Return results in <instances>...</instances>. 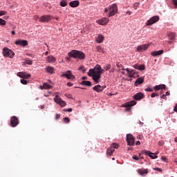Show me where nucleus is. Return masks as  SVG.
<instances>
[{
	"label": "nucleus",
	"mask_w": 177,
	"mask_h": 177,
	"mask_svg": "<svg viewBox=\"0 0 177 177\" xmlns=\"http://www.w3.org/2000/svg\"><path fill=\"white\" fill-rule=\"evenodd\" d=\"M11 34H12V35H15V34H16V32H15V30H12Z\"/></svg>",
	"instance_id": "nucleus-64"
},
{
	"label": "nucleus",
	"mask_w": 177,
	"mask_h": 177,
	"mask_svg": "<svg viewBox=\"0 0 177 177\" xmlns=\"http://www.w3.org/2000/svg\"><path fill=\"white\" fill-rule=\"evenodd\" d=\"M64 111H68L69 113H71V111H73V109L69 108L68 109H64Z\"/></svg>",
	"instance_id": "nucleus-52"
},
{
	"label": "nucleus",
	"mask_w": 177,
	"mask_h": 177,
	"mask_svg": "<svg viewBox=\"0 0 177 177\" xmlns=\"http://www.w3.org/2000/svg\"><path fill=\"white\" fill-rule=\"evenodd\" d=\"M109 21H110V19L109 18L103 17L101 19L97 20L96 23H97V24H100V26H106V24H107Z\"/></svg>",
	"instance_id": "nucleus-12"
},
{
	"label": "nucleus",
	"mask_w": 177,
	"mask_h": 177,
	"mask_svg": "<svg viewBox=\"0 0 177 177\" xmlns=\"http://www.w3.org/2000/svg\"><path fill=\"white\" fill-rule=\"evenodd\" d=\"M17 125H19V118L16 116H12L10 118V126L12 127V128H15V127H17Z\"/></svg>",
	"instance_id": "nucleus-7"
},
{
	"label": "nucleus",
	"mask_w": 177,
	"mask_h": 177,
	"mask_svg": "<svg viewBox=\"0 0 177 177\" xmlns=\"http://www.w3.org/2000/svg\"><path fill=\"white\" fill-rule=\"evenodd\" d=\"M136 104V101L131 100L124 104V106L126 107V111H131V107Z\"/></svg>",
	"instance_id": "nucleus-11"
},
{
	"label": "nucleus",
	"mask_w": 177,
	"mask_h": 177,
	"mask_svg": "<svg viewBox=\"0 0 177 177\" xmlns=\"http://www.w3.org/2000/svg\"><path fill=\"white\" fill-rule=\"evenodd\" d=\"M126 71L127 72V74L130 78H132L133 77V74L135 72H133V70L129 71V68H126Z\"/></svg>",
	"instance_id": "nucleus-28"
},
{
	"label": "nucleus",
	"mask_w": 177,
	"mask_h": 177,
	"mask_svg": "<svg viewBox=\"0 0 177 177\" xmlns=\"http://www.w3.org/2000/svg\"><path fill=\"white\" fill-rule=\"evenodd\" d=\"M40 109H41V110H44V109H45V105H41V106H40Z\"/></svg>",
	"instance_id": "nucleus-61"
},
{
	"label": "nucleus",
	"mask_w": 177,
	"mask_h": 177,
	"mask_svg": "<svg viewBox=\"0 0 177 177\" xmlns=\"http://www.w3.org/2000/svg\"><path fill=\"white\" fill-rule=\"evenodd\" d=\"M158 20H160V17L158 16L152 17L149 20L147 21L146 26H152V24L157 23Z\"/></svg>",
	"instance_id": "nucleus-9"
},
{
	"label": "nucleus",
	"mask_w": 177,
	"mask_h": 177,
	"mask_svg": "<svg viewBox=\"0 0 177 177\" xmlns=\"http://www.w3.org/2000/svg\"><path fill=\"white\" fill-rule=\"evenodd\" d=\"M52 19H54L53 17L50 15H45L40 17L39 19V21H41V23H49Z\"/></svg>",
	"instance_id": "nucleus-5"
},
{
	"label": "nucleus",
	"mask_w": 177,
	"mask_h": 177,
	"mask_svg": "<svg viewBox=\"0 0 177 177\" xmlns=\"http://www.w3.org/2000/svg\"><path fill=\"white\" fill-rule=\"evenodd\" d=\"M69 57H74V59H79L80 60H84L85 59V53L82 51L73 50L71 52L68 53Z\"/></svg>",
	"instance_id": "nucleus-1"
},
{
	"label": "nucleus",
	"mask_w": 177,
	"mask_h": 177,
	"mask_svg": "<svg viewBox=\"0 0 177 177\" xmlns=\"http://www.w3.org/2000/svg\"><path fill=\"white\" fill-rule=\"evenodd\" d=\"M63 121H64L66 124H68V122H70V118H63Z\"/></svg>",
	"instance_id": "nucleus-40"
},
{
	"label": "nucleus",
	"mask_w": 177,
	"mask_h": 177,
	"mask_svg": "<svg viewBox=\"0 0 177 177\" xmlns=\"http://www.w3.org/2000/svg\"><path fill=\"white\" fill-rule=\"evenodd\" d=\"M15 45H19V46H27V45H28V41H27V40L19 39L15 41Z\"/></svg>",
	"instance_id": "nucleus-16"
},
{
	"label": "nucleus",
	"mask_w": 177,
	"mask_h": 177,
	"mask_svg": "<svg viewBox=\"0 0 177 177\" xmlns=\"http://www.w3.org/2000/svg\"><path fill=\"white\" fill-rule=\"evenodd\" d=\"M172 2L174 3V6H176L177 8V0H173Z\"/></svg>",
	"instance_id": "nucleus-53"
},
{
	"label": "nucleus",
	"mask_w": 177,
	"mask_h": 177,
	"mask_svg": "<svg viewBox=\"0 0 177 177\" xmlns=\"http://www.w3.org/2000/svg\"><path fill=\"white\" fill-rule=\"evenodd\" d=\"M164 53V50H160L158 51H153L151 53V56L153 57H156L157 56H160V55H162Z\"/></svg>",
	"instance_id": "nucleus-19"
},
{
	"label": "nucleus",
	"mask_w": 177,
	"mask_h": 177,
	"mask_svg": "<svg viewBox=\"0 0 177 177\" xmlns=\"http://www.w3.org/2000/svg\"><path fill=\"white\" fill-rule=\"evenodd\" d=\"M145 82V79L143 77H139L136 80L134 85L135 86H138V85H140V84H143Z\"/></svg>",
	"instance_id": "nucleus-22"
},
{
	"label": "nucleus",
	"mask_w": 177,
	"mask_h": 177,
	"mask_svg": "<svg viewBox=\"0 0 177 177\" xmlns=\"http://www.w3.org/2000/svg\"><path fill=\"white\" fill-rule=\"evenodd\" d=\"M136 146H140V141H137V142H136Z\"/></svg>",
	"instance_id": "nucleus-60"
},
{
	"label": "nucleus",
	"mask_w": 177,
	"mask_h": 177,
	"mask_svg": "<svg viewBox=\"0 0 177 177\" xmlns=\"http://www.w3.org/2000/svg\"><path fill=\"white\" fill-rule=\"evenodd\" d=\"M69 6L71 8H78V6H80V1L75 0L73 1H71L69 3Z\"/></svg>",
	"instance_id": "nucleus-18"
},
{
	"label": "nucleus",
	"mask_w": 177,
	"mask_h": 177,
	"mask_svg": "<svg viewBox=\"0 0 177 177\" xmlns=\"http://www.w3.org/2000/svg\"><path fill=\"white\" fill-rule=\"evenodd\" d=\"M54 100L56 103H57V104H59L61 107L66 106V103L64 101H63V100H62V98H60L59 95H56L54 98Z\"/></svg>",
	"instance_id": "nucleus-10"
},
{
	"label": "nucleus",
	"mask_w": 177,
	"mask_h": 177,
	"mask_svg": "<svg viewBox=\"0 0 177 177\" xmlns=\"http://www.w3.org/2000/svg\"><path fill=\"white\" fill-rule=\"evenodd\" d=\"M61 115L60 114H56L55 115V120H58L59 118H60Z\"/></svg>",
	"instance_id": "nucleus-54"
},
{
	"label": "nucleus",
	"mask_w": 177,
	"mask_h": 177,
	"mask_svg": "<svg viewBox=\"0 0 177 177\" xmlns=\"http://www.w3.org/2000/svg\"><path fill=\"white\" fill-rule=\"evenodd\" d=\"M161 99H164L165 100H167V95L165 94H163L160 96Z\"/></svg>",
	"instance_id": "nucleus-48"
},
{
	"label": "nucleus",
	"mask_w": 177,
	"mask_h": 177,
	"mask_svg": "<svg viewBox=\"0 0 177 177\" xmlns=\"http://www.w3.org/2000/svg\"><path fill=\"white\" fill-rule=\"evenodd\" d=\"M107 12H109L108 17H113V16H115V13L118 12L117 4L114 3L113 5L109 6L108 8H105L104 12L107 13Z\"/></svg>",
	"instance_id": "nucleus-3"
},
{
	"label": "nucleus",
	"mask_w": 177,
	"mask_h": 177,
	"mask_svg": "<svg viewBox=\"0 0 177 177\" xmlns=\"http://www.w3.org/2000/svg\"><path fill=\"white\" fill-rule=\"evenodd\" d=\"M88 77L86 76H84L82 77V80H86Z\"/></svg>",
	"instance_id": "nucleus-63"
},
{
	"label": "nucleus",
	"mask_w": 177,
	"mask_h": 177,
	"mask_svg": "<svg viewBox=\"0 0 177 177\" xmlns=\"http://www.w3.org/2000/svg\"><path fill=\"white\" fill-rule=\"evenodd\" d=\"M155 171H158V172H162V169H161V168H158V167H156Z\"/></svg>",
	"instance_id": "nucleus-51"
},
{
	"label": "nucleus",
	"mask_w": 177,
	"mask_h": 177,
	"mask_svg": "<svg viewBox=\"0 0 177 177\" xmlns=\"http://www.w3.org/2000/svg\"><path fill=\"white\" fill-rule=\"evenodd\" d=\"M133 160H135L136 161H139V157L137 156H132Z\"/></svg>",
	"instance_id": "nucleus-46"
},
{
	"label": "nucleus",
	"mask_w": 177,
	"mask_h": 177,
	"mask_svg": "<svg viewBox=\"0 0 177 177\" xmlns=\"http://www.w3.org/2000/svg\"><path fill=\"white\" fill-rule=\"evenodd\" d=\"M106 86H100V84H98L97 86H95L93 89L95 92H97V93H100V92H103V91L105 89Z\"/></svg>",
	"instance_id": "nucleus-15"
},
{
	"label": "nucleus",
	"mask_w": 177,
	"mask_h": 177,
	"mask_svg": "<svg viewBox=\"0 0 177 177\" xmlns=\"http://www.w3.org/2000/svg\"><path fill=\"white\" fill-rule=\"evenodd\" d=\"M142 154H143V152L141 153H139V157H140L142 159H143L144 158H143V156H142Z\"/></svg>",
	"instance_id": "nucleus-62"
},
{
	"label": "nucleus",
	"mask_w": 177,
	"mask_h": 177,
	"mask_svg": "<svg viewBox=\"0 0 177 177\" xmlns=\"http://www.w3.org/2000/svg\"><path fill=\"white\" fill-rule=\"evenodd\" d=\"M158 145L159 146H164V141H159Z\"/></svg>",
	"instance_id": "nucleus-55"
},
{
	"label": "nucleus",
	"mask_w": 177,
	"mask_h": 177,
	"mask_svg": "<svg viewBox=\"0 0 177 177\" xmlns=\"http://www.w3.org/2000/svg\"><path fill=\"white\" fill-rule=\"evenodd\" d=\"M107 154H109V156H113V150L111 149V148H108L107 151H106Z\"/></svg>",
	"instance_id": "nucleus-39"
},
{
	"label": "nucleus",
	"mask_w": 177,
	"mask_h": 177,
	"mask_svg": "<svg viewBox=\"0 0 177 177\" xmlns=\"http://www.w3.org/2000/svg\"><path fill=\"white\" fill-rule=\"evenodd\" d=\"M167 37H169V39H171V41H174V39H175V37H176V33L169 32L167 34Z\"/></svg>",
	"instance_id": "nucleus-25"
},
{
	"label": "nucleus",
	"mask_w": 177,
	"mask_h": 177,
	"mask_svg": "<svg viewBox=\"0 0 177 177\" xmlns=\"http://www.w3.org/2000/svg\"><path fill=\"white\" fill-rule=\"evenodd\" d=\"M88 75V77H92L93 81L95 82L96 84H99V82H100V78H102V75L99 74V72L91 68L89 70Z\"/></svg>",
	"instance_id": "nucleus-2"
},
{
	"label": "nucleus",
	"mask_w": 177,
	"mask_h": 177,
	"mask_svg": "<svg viewBox=\"0 0 177 177\" xmlns=\"http://www.w3.org/2000/svg\"><path fill=\"white\" fill-rule=\"evenodd\" d=\"M96 50H97V52H99L100 53H104V50L100 46H97L96 47Z\"/></svg>",
	"instance_id": "nucleus-34"
},
{
	"label": "nucleus",
	"mask_w": 177,
	"mask_h": 177,
	"mask_svg": "<svg viewBox=\"0 0 177 177\" xmlns=\"http://www.w3.org/2000/svg\"><path fill=\"white\" fill-rule=\"evenodd\" d=\"M62 77H66L68 80H75V76L73 75L71 71H67L64 74L62 75Z\"/></svg>",
	"instance_id": "nucleus-13"
},
{
	"label": "nucleus",
	"mask_w": 177,
	"mask_h": 177,
	"mask_svg": "<svg viewBox=\"0 0 177 177\" xmlns=\"http://www.w3.org/2000/svg\"><path fill=\"white\" fill-rule=\"evenodd\" d=\"M148 172L149 171H147V169H138V174H140V175H145V174H148Z\"/></svg>",
	"instance_id": "nucleus-33"
},
{
	"label": "nucleus",
	"mask_w": 177,
	"mask_h": 177,
	"mask_svg": "<svg viewBox=\"0 0 177 177\" xmlns=\"http://www.w3.org/2000/svg\"><path fill=\"white\" fill-rule=\"evenodd\" d=\"M145 154H146V156H149L152 159L157 158V157H158L156 153H153L150 151H145Z\"/></svg>",
	"instance_id": "nucleus-20"
},
{
	"label": "nucleus",
	"mask_w": 177,
	"mask_h": 177,
	"mask_svg": "<svg viewBox=\"0 0 177 177\" xmlns=\"http://www.w3.org/2000/svg\"><path fill=\"white\" fill-rule=\"evenodd\" d=\"M47 73H49L50 74H53V73H55V68L51 66H48L46 68Z\"/></svg>",
	"instance_id": "nucleus-29"
},
{
	"label": "nucleus",
	"mask_w": 177,
	"mask_h": 177,
	"mask_svg": "<svg viewBox=\"0 0 177 177\" xmlns=\"http://www.w3.org/2000/svg\"><path fill=\"white\" fill-rule=\"evenodd\" d=\"M81 84L84 85L85 86H92V82H91V81L83 80Z\"/></svg>",
	"instance_id": "nucleus-27"
},
{
	"label": "nucleus",
	"mask_w": 177,
	"mask_h": 177,
	"mask_svg": "<svg viewBox=\"0 0 177 177\" xmlns=\"http://www.w3.org/2000/svg\"><path fill=\"white\" fill-rule=\"evenodd\" d=\"M161 160H162V161H165V162H167V157H165V156H162V157H161Z\"/></svg>",
	"instance_id": "nucleus-50"
},
{
	"label": "nucleus",
	"mask_w": 177,
	"mask_h": 177,
	"mask_svg": "<svg viewBox=\"0 0 177 177\" xmlns=\"http://www.w3.org/2000/svg\"><path fill=\"white\" fill-rule=\"evenodd\" d=\"M17 75L20 78H25L26 80L31 77V75L27 74L26 72H19Z\"/></svg>",
	"instance_id": "nucleus-14"
},
{
	"label": "nucleus",
	"mask_w": 177,
	"mask_h": 177,
	"mask_svg": "<svg viewBox=\"0 0 177 177\" xmlns=\"http://www.w3.org/2000/svg\"><path fill=\"white\" fill-rule=\"evenodd\" d=\"M97 71V73H99V74L102 75V74H103L104 73V69L101 68V69H100V71Z\"/></svg>",
	"instance_id": "nucleus-42"
},
{
	"label": "nucleus",
	"mask_w": 177,
	"mask_h": 177,
	"mask_svg": "<svg viewBox=\"0 0 177 177\" xmlns=\"http://www.w3.org/2000/svg\"><path fill=\"white\" fill-rule=\"evenodd\" d=\"M109 148L111 149L112 152L114 153V151H115L114 149H118V145H117V143L113 142L111 145V147Z\"/></svg>",
	"instance_id": "nucleus-30"
},
{
	"label": "nucleus",
	"mask_w": 177,
	"mask_h": 177,
	"mask_svg": "<svg viewBox=\"0 0 177 177\" xmlns=\"http://www.w3.org/2000/svg\"><path fill=\"white\" fill-rule=\"evenodd\" d=\"M6 15V11L1 10L0 11V16H5Z\"/></svg>",
	"instance_id": "nucleus-44"
},
{
	"label": "nucleus",
	"mask_w": 177,
	"mask_h": 177,
	"mask_svg": "<svg viewBox=\"0 0 177 177\" xmlns=\"http://www.w3.org/2000/svg\"><path fill=\"white\" fill-rule=\"evenodd\" d=\"M66 85H67V86H73V84L71 83V82H68V83L66 84Z\"/></svg>",
	"instance_id": "nucleus-57"
},
{
	"label": "nucleus",
	"mask_w": 177,
	"mask_h": 177,
	"mask_svg": "<svg viewBox=\"0 0 177 177\" xmlns=\"http://www.w3.org/2000/svg\"><path fill=\"white\" fill-rule=\"evenodd\" d=\"M126 140L129 146L135 145V138H133V136H132V134H127Z\"/></svg>",
	"instance_id": "nucleus-6"
},
{
	"label": "nucleus",
	"mask_w": 177,
	"mask_h": 177,
	"mask_svg": "<svg viewBox=\"0 0 177 177\" xmlns=\"http://www.w3.org/2000/svg\"><path fill=\"white\" fill-rule=\"evenodd\" d=\"M46 60L48 63H55L56 62V58L50 55L47 57Z\"/></svg>",
	"instance_id": "nucleus-26"
},
{
	"label": "nucleus",
	"mask_w": 177,
	"mask_h": 177,
	"mask_svg": "<svg viewBox=\"0 0 177 177\" xmlns=\"http://www.w3.org/2000/svg\"><path fill=\"white\" fill-rule=\"evenodd\" d=\"M3 55L4 57H10V59L15 57V52L6 47L3 49Z\"/></svg>",
	"instance_id": "nucleus-4"
},
{
	"label": "nucleus",
	"mask_w": 177,
	"mask_h": 177,
	"mask_svg": "<svg viewBox=\"0 0 177 177\" xmlns=\"http://www.w3.org/2000/svg\"><path fill=\"white\" fill-rule=\"evenodd\" d=\"M52 88H53V86L49 85L48 83H44L41 89H52Z\"/></svg>",
	"instance_id": "nucleus-31"
},
{
	"label": "nucleus",
	"mask_w": 177,
	"mask_h": 177,
	"mask_svg": "<svg viewBox=\"0 0 177 177\" xmlns=\"http://www.w3.org/2000/svg\"><path fill=\"white\" fill-rule=\"evenodd\" d=\"M33 19H35V20H38V19H39V17L38 15H35L33 17Z\"/></svg>",
	"instance_id": "nucleus-58"
},
{
	"label": "nucleus",
	"mask_w": 177,
	"mask_h": 177,
	"mask_svg": "<svg viewBox=\"0 0 177 177\" xmlns=\"http://www.w3.org/2000/svg\"><path fill=\"white\" fill-rule=\"evenodd\" d=\"M0 26H6V21L0 18Z\"/></svg>",
	"instance_id": "nucleus-38"
},
{
	"label": "nucleus",
	"mask_w": 177,
	"mask_h": 177,
	"mask_svg": "<svg viewBox=\"0 0 177 177\" xmlns=\"http://www.w3.org/2000/svg\"><path fill=\"white\" fill-rule=\"evenodd\" d=\"M101 68H102V66H100V65H96L93 70L95 71H100Z\"/></svg>",
	"instance_id": "nucleus-36"
},
{
	"label": "nucleus",
	"mask_w": 177,
	"mask_h": 177,
	"mask_svg": "<svg viewBox=\"0 0 177 177\" xmlns=\"http://www.w3.org/2000/svg\"><path fill=\"white\" fill-rule=\"evenodd\" d=\"M145 91L146 92H153V88L148 87V88H145Z\"/></svg>",
	"instance_id": "nucleus-43"
},
{
	"label": "nucleus",
	"mask_w": 177,
	"mask_h": 177,
	"mask_svg": "<svg viewBox=\"0 0 177 177\" xmlns=\"http://www.w3.org/2000/svg\"><path fill=\"white\" fill-rule=\"evenodd\" d=\"M133 67V68H136V70H140V71L145 70V65H139L136 64H134Z\"/></svg>",
	"instance_id": "nucleus-24"
},
{
	"label": "nucleus",
	"mask_w": 177,
	"mask_h": 177,
	"mask_svg": "<svg viewBox=\"0 0 177 177\" xmlns=\"http://www.w3.org/2000/svg\"><path fill=\"white\" fill-rule=\"evenodd\" d=\"M151 46V43L140 45L137 47V52H143V50H147Z\"/></svg>",
	"instance_id": "nucleus-8"
},
{
	"label": "nucleus",
	"mask_w": 177,
	"mask_h": 177,
	"mask_svg": "<svg viewBox=\"0 0 177 177\" xmlns=\"http://www.w3.org/2000/svg\"><path fill=\"white\" fill-rule=\"evenodd\" d=\"M138 6H139V3H135L133 4V8H135L136 10V8H138Z\"/></svg>",
	"instance_id": "nucleus-49"
},
{
	"label": "nucleus",
	"mask_w": 177,
	"mask_h": 177,
	"mask_svg": "<svg viewBox=\"0 0 177 177\" xmlns=\"http://www.w3.org/2000/svg\"><path fill=\"white\" fill-rule=\"evenodd\" d=\"M166 96H169V95H171V93H169V91L166 92V93L165 94Z\"/></svg>",
	"instance_id": "nucleus-59"
},
{
	"label": "nucleus",
	"mask_w": 177,
	"mask_h": 177,
	"mask_svg": "<svg viewBox=\"0 0 177 177\" xmlns=\"http://www.w3.org/2000/svg\"><path fill=\"white\" fill-rule=\"evenodd\" d=\"M167 88V86L165 84H160V85H156L153 87V89L155 91H160V89H165Z\"/></svg>",
	"instance_id": "nucleus-23"
},
{
	"label": "nucleus",
	"mask_w": 177,
	"mask_h": 177,
	"mask_svg": "<svg viewBox=\"0 0 177 177\" xmlns=\"http://www.w3.org/2000/svg\"><path fill=\"white\" fill-rule=\"evenodd\" d=\"M104 70L105 71H109V70H110V68H111V64H107L104 66Z\"/></svg>",
	"instance_id": "nucleus-37"
},
{
	"label": "nucleus",
	"mask_w": 177,
	"mask_h": 177,
	"mask_svg": "<svg viewBox=\"0 0 177 177\" xmlns=\"http://www.w3.org/2000/svg\"><path fill=\"white\" fill-rule=\"evenodd\" d=\"M116 66H117V67H118V68H122V64H120V63H118Z\"/></svg>",
	"instance_id": "nucleus-56"
},
{
	"label": "nucleus",
	"mask_w": 177,
	"mask_h": 177,
	"mask_svg": "<svg viewBox=\"0 0 177 177\" xmlns=\"http://www.w3.org/2000/svg\"><path fill=\"white\" fill-rule=\"evenodd\" d=\"M24 63L25 64H28L29 66H31V64H32V61L31 59H26Z\"/></svg>",
	"instance_id": "nucleus-35"
},
{
	"label": "nucleus",
	"mask_w": 177,
	"mask_h": 177,
	"mask_svg": "<svg viewBox=\"0 0 177 177\" xmlns=\"http://www.w3.org/2000/svg\"><path fill=\"white\" fill-rule=\"evenodd\" d=\"M133 97L134 100H142V99L145 98V94H143V93H142V92H140V93L135 94L133 96Z\"/></svg>",
	"instance_id": "nucleus-17"
},
{
	"label": "nucleus",
	"mask_w": 177,
	"mask_h": 177,
	"mask_svg": "<svg viewBox=\"0 0 177 177\" xmlns=\"http://www.w3.org/2000/svg\"><path fill=\"white\" fill-rule=\"evenodd\" d=\"M21 84H22L23 85H27L28 82H27V80L22 79V80H21Z\"/></svg>",
	"instance_id": "nucleus-41"
},
{
	"label": "nucleus",
	"mask_w": 177,
	"mask_h": 177,
	"mask_svg": "<svg viewBox=\"0 0 177 177\" xmlns=\"http://www.w3.org/2000/svg\"><path fill=\"white\" fill-rule=\"evenodd\" d=\"M79 70H80L81 71H83V73H85V71H86V70H85V67L84 66H80L79 68Z\"/></svg>",
	"instance_id": "nucleus-45"
},
{
	"label": "nucleus",
	"mask_w": 177,
	"mask_h": 177,
	"mask_svg": "<svg viewBox=\"0 0 177 177\" xmlns=\"http://www.w3.org/2000/svg\"><path fill=\"white\" fill-rule=\"evenodd\" d=\"M156 96H158V93H153L151 95V97H156Z\"/></svg>",
	"instance_id": "nucleus-47"
},
{
	"label": "nucleus",
	"mask_w": 177,
	"mask_h": 177,
	"mask_svg": "<svg viewBox=\"0 0 177 177\" xmlns=\"http://www.w3.org/2000/svg\"><path fill=\"white\" fill-rule=\"evenodd\" d=\"M60 6H62V8H66V6H67L68 3H67V0H62L59 3Z\"/></svg>",
	"instance_id": "nucleus-32"
},
{
	"label": "nucleus",
	"mask_w": 177,
	"mask_h": 177,
	"mask_svg": "<svg viewBox=\"0 0 177 177\" xmlns=\"http://www.w3.org/2000/svg\"><path fill=\"white\" fill-rule=\"evenodd\" d=\"M96 41L97 44H102V42L104 41V36H103V35L99 34L96 38Z\"/></svg>",
	"instance_id": "nucleus-21"
}]
</instances>
